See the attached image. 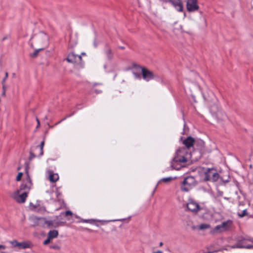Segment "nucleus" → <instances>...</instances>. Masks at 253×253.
Listing matches in <instances>:
<instances>
[{
  "label": "nucleus",
  "mask_w": 253,
  "mask_h": 253,
  "mask_svg": "<svg viewBox=\"0 0 253 253\" xmlns=\"http://www.w3.org/2000/svg\"><path fill=\"white\" fill-rule=\"evenodd\" d=\"M232 249L245 248L253 249V238L251 237H240L234 245L231 246Z\"/></svg>",
  "instance_id": "nucleus-3"
},
{
  "label": "nucleus",
  "mask_w": 253,
  "mask_h": 253,
  "mask_svg": "<svg viewBox=\"0 0 253 253\" xmlns=\"http://www.w3.org/2000/svg\"><path fill=\"white\" fill-rule=\"evenodd\" d=\"M74 114V113L71 115H67L65 117H64L63 119H62L58 123H60V122H61L62 121H64V120H65L67 118H69V117H70L71 116H72Z\"/></svg>",
  "instance_id": "nucleus-38"
},
{
  "label": "nucleus",
  "mask_w": 253,
  "mask_h": 253,
  "mask_svg": "<svg viewBox=\"0 0 253 253\" xmlns=\"http://www.w3.org/2000/svg\"><path fill=\"white\" fill-rule=\"evenodd\" d=\"M23 175V173L20 172H19L17 177H16V180L17 181H20L21 179L22 176Z\"/></svg>",
  "instance_id": "nucleus-34"
},
{
  "label": "nucleus",
  "mask_w": 253,
  "mask_h": 253,
  "mask_svg": "<svg viewBox=\"0 0 253 253\" xmlns=\"http://www.w3.org/2000/svg\"><path fill=\"white\" fill-rule=\"evenodd\" d=\"M82 55H86V54H85V53H84V52H83V53H82Z\"/></svg>",
  "instance_id": "nucleus-53"
},
{
  "label": "nucleus",
  "mask_w": 253,
  "mask_h": 253,
  "mask_svg": "<svg viewBox=\"0 0 253 253\" xmlns=\"http://www.w3.org/2000/svg\"><path fill=\"white\" fill-rule=\"evenodd\" d=\"M48 179L51 182H55L59 179V176L57 173H55L52 171H49Z\"/></svg>",
  "instance_id": "nucleus-18"
},
{
  "label": "nucleus",
  "mask_w": 253,
  "mask_h": 253,
  "mask_svg": "<svg viewBox=\"0 0 253 253\" xmlns=\"http://www.w3.org/2000/svg\"><path fill=\"white\" fill-rule=\"evenodd\" d=\"M186 8L188 11H190V0H187Z\"/></svg>",
  "instance_id": "nucleus-37"
},
{
  "label": "nucleus",
  "mask_w": 253,
  "mask_h": 253,
  "mask_svg": "<svg viewBox=\"0 0 253 253\" xmlns=\"http://www.w3.org/2000/svg\"><path fill=\"white\" fill-rule=\"evenodd\" d=\"M183 144L185 145L186 148L189 149L190 148V136H188L183 142Z\"/></svg>",
  "instance_id": "nucleus-26"
},
{
  "label": "nucleus",
  "mask_w": 253,
  "mask_h": 253,
  "mask_svg": "<svg viewBox=\"0 0 253 253\" xmlns=\"http://www.w3.org/2000/svg\"><path fill=\"white\" fill-rule=\"evenodd\" d=\"M66 60L68 63L73 64L78 69L84 67V62L82 60L81 55L76 54L74 52L70 53L66 58Z\"/></svg>",
  "instance_id": "nucleus-4"
},
{
  "label": "nucleus",
  "mask_w": 253,
  "mask_h": 253,
  "mask_svg": "<svg viewBox=\"0 0 253 253\" xmlns=\"http://www.w3.org/2000/svg\"><path fill=\"white\" fill-rule=\"evenodd\" d=\"M5 94V91L4 90L2 91V95L4 96Z\"/></svg>",
  "instance_id": "nucleus-47"
},
{
  "label": "nucleus",
  "mask_w": 253,
  "mask_h": 253,
  "mask_svg": "<svg viewBox=\"0 0 253 253\" xmlns=\"http://www.w3.org/2000/svg\"><path fill=\"white\" fill-rule=\"evenodd\" d=\"M93 44H94V46L95 47H97V45H98V43L97 42L96 40H94V42H93Z\"/></svg>",
  "instance_id": "nucleus-39"
},
{
  "label": "nucleus",
  "mask_w": 253,
  "mask_h": 253,
  "mask_svg": "<svg viewBox=\"0 0 253 253\" xmlns=\"http://www.w3.org/2000/svg\"><path fill=\"white\" fill-rule=\"evenodd\" d=\"M51 248H53V249H56V246H53V247H51Z\"/></svg>",
  "instance_id": "nucleus-50"
},
{
  "label": "nucleus",
  "mask_w": 253,
  "mask_h": 253,
  "mask_svg": "<svg viewBox=\"0 0 253 253\" xmlns=\"http://www.w3.org/2000/svg\"><path fill=\"white\" fill-rule=\"evenodd\" d=\"M192 75L195 78V81L192 82V90H191L192 94L191 96L192 97L194 102H197L196 96L193 94V92L199 94L201 92V87L199 84V82L201 80L200 76L195 72H192Z\"/></svg>",
  "instance_id": "nucleus-6"
},
{
  "label": "nucleus",
  "mask_w": 253,
  "mask_h": 253,
  "mask_svg": "<svg viewBox=\"0 0 253 253\" xmlns=\"http://www.w3.org/2000/svg\"><path fill=\"white\" fill-rule=\"evenodd\" d=\"M213 231L215 232H222L224 231H222V228L221 224L216 225L213 229Z\"/></svg>",
  "instance_id": "nucleus-27"
},
{
  "label": "nucleus",
  "mask_w": 253,
  "mask_h": 253,
  "mask_svg": "<svg viewBox=\"0 0 253 253\" xmlns=\"http://www.w3.org/2000/svg\"><path fill=\"white\" fill-rule=\"evenodd\" d=\"M94 91L95 92H96L97 93H99L101 92V91H99L98 90H96V89L94 90Z\"/></svg>",
  "instance_id": "nucleus-45"
},
{
  "label": "nucleus",
  "mask_w": 253,
  "mask_h": 253,
  "mask_svg": "<svg viewBox=\"0 0 253 253\" xmlns=\"http://www.w3.org/2000/svg\"><path fill=\"white\" fill-rule=\"evenodd\" d=\"M200 15L202 14V11H200Z\"/></svg>",
  "instance_id": "nucleus-54"
},
{
  "label": "nucleus",
  "mask_w": 253,
  "mask_h": 253,
  "mask_svg": "<svg viewBox=\"0 0 253 253\" xmlns=\"http://www.w3.org/2000/svg\"><path fill=\"white\" fill-rule=\"evenodd\" d=\"M232 224V221L230 219L222 222L221 225L222 228V231H225L229 230L231 228Z\"/></svg>",
  "instance_id": "nucleus-17"
},
{
  "label": "nucleus",
  "mask_w": 253,
  "mask_h": 253,
  "mask_svg": "<svg viewBox=\"0 0 253 253\" xmlns=\"http://www.w3.org/2000/svg\"><path fill=\"white\" fill-rule=\"evenodd\" d=\"M10 197L18 203H24L28 197V194L17 190L11 194Z\"/></svg>",
  "instance_id": "nucleus-9"
},
{
  "label": "nucleus",
  "mask_w": 253,
  "mask_h": 253,
  "mask_svg": "<svg viewBox=\"0 0 253 253\" xmlns=\"http://www.w3.org/2000/svg\"><path fill=\"white\" fill-rule=\"evenodd\" d=\"M105 47L106 48L105 50V54L109 60H111L113 58V53L111 47L109 46L108 44H105Z\"/></svg>",
  "instance_id": "nucleus-16"
},
{
  "label": "nucleus",
  "mask_w": 253,
  "mask_h": 253,
  "mask_svg": "<svg viewBox=\"0 0 253 253\" xmlns=\"http://www.w3.org/2000/svg\"><path fill=\"white\" fill-rule=\"evenodd\" d=\"M179 204L180 205L181 212H188L190 210L189 204L190 203V197L187 196L186 199L184 198V195L179 196L177 198Z\"/></svg>",
  "instance_id": "nucleus-10"
},
{
  "label": "nucleus",
  "mask_w": 253,
  "mask_h": 253,
  "mask_svg": "<svg viewBox=\"0 0 253 253\" xmlns=\"http://www.w3.org/2000/svg\"><path fill=\"white\" fill-rule=\"evenodd\" d=\"M247 214V210H244L242 211V213L241 214H239L238 215L241 217H244L245 216V215H246Z\"/></svg>",
  "instance_id": "nucleus-31"
},
{
  "label": "nucleus",
  "mask_w": 253,
  "mask_h": 253,
  "mask_svg": "<svg viewBox=\"0 0 253 253\" xmlns=\"http://www.w3.org/2000/svg\"><path fill=\"white\" fill-rule=\"evenodd\" d=\"M209 228H210V225L209 224H208L203 223V224H201L199 226V229H201V230H204V229H208Z\"/></svg>",
  "instance_id": "nucleus-28"
},
{
  "label": "nucleus",
  "mask_w": 253,
  "mask_h": 253,
  "mask_svg": "<svg viewBox=\"0 0 253 253\" xmlns=\"http://www.w3.org/2000/svg\"><path fill=\"white\" fill-rule=\"evenodd\" d=\"M181 217L183 221V225L185 227H188L189 226V215L188 214H181Z\"/></svg>",
  "instance_id": "nucleus-21"
},
{
  "label": "nucleus",
  "mask_w": 253,
  "mask_h": 253,
  "mask_svg": "<svg viewBox=\"0 0 253 253\" xmlns=\"http://www.w3.org/2000/svg\"><path fill=\"white\" fill-rule=\"evenodd\" d=\"M205 170L206 169L202 167H191V173H193V175L191 174V178L201 180L203 176H205Z\"/></svg>",
  "instance_id": "nucleus-8"
},
{
  "label": "nucleus",
  "mask_w": 253,
  "mask_h": 253,
  "mask_svg": "<svg viewBox=\"0 0 253 253\" xmlns=\"http://www.w3.org/2000/svg\"><path fill=\"white\" fill-rule=\"evenodd\" d=\"M44 144V141H42L41 142L40 146L34 147V151H38L39 152L38 156H42L43 155V148Z\"/></svg>",
  "instance_id": "nucleus-19"
},
{
  "label": "nucleus",
  "mask_w": 253,
  "mask_h": 253,
  "mask_svg": "<svg viewBox=\"0 0 253 253\" xmlns=\"http://www.w3.org/2000/svg\"><path fill=\"white\" fill-rule=\"evenodd\" d=\"M163 253L162 252L160 251H157L156 253Z\"/></svg>",
  "instance_id": "nucleus-49"
},
{
  "label": "nucleus",
  "mask_w": 253,
  "mask_h": 253,
  "mask_svg": "<svg viewBox=\"0 0 253 253\" xmlns=\"http://www.w3.org/2000/svg\"><path fill=\"white\" fill-rule=\"evenodd\" d=\"M58 235V232L57 230H50L47 234V236L51 239L56 238Z\"/></svg>",
  "instance_id": "nucleus-23"
},
{
  "label": "nucleus",
  "mask_w": 253,
  "mask_h": 253,
  "mask_svg": "<svg viewBox=\"0 0 253 253\" xmlns=\"http://www.w3.org/2000/svg\"><path fill=\"white\" fill-rule=\"evenodd\" d=\"M219 178V174L213 168L206 169L204 180L205 181H216Z\"/></svg>",
  "instance_id": "nucleus-7"
},
{
  "label": "nucleus",
  "mask_w": 253,
  "mask_h": 253,
  "mask_svg": "<svg viewBox=\"0 0 253 253\" xmlns=\"http://www.w3.org/2000/svg\"><path fill=\"white\" fill-rule=\"evenodd\" d=\"M53 221L52 220H47V221H46L45 222V223L49 227H53ZM54 227H55L54 226Z\"/></svg>",
  "instance_id": "nucleus-30"
},
{
  "label": "nucleus",
  "mask_w": 253,
  "mask_h": 253,
  "mask_svg": "<svg viewBox=\"0 0 253 253\" xmlns=\"http://www.w3.org/2000/svg\"><path fill=\"white\" fill-rule=\"evenodd\" d=\"M204 145V142L201 139H195L191 136V148L194 149L192 152L191 151V164L201 158Z\"/></svg>",
  "instance_id": "nucleus-1"
},
{
  "label": "nucleus",
  "mask_w": 253,
  "mask_h": 253,
  "mask_svg": "<svg viewBox=\"0 0 253 253\" xmlns=\"http://www.w3.org/2000/svg\"><path fill=\"white\" fill-rule=\"evenodd\" d=\"M2 91L4 90L5 91L6 90V87H5V84H2Z\"/></svg>",
  "instance_id": "nucleus-40"
},
{
  "label": "nucleus",
  "mask_w": 253,
  "mask_h": 253,
  "mask_svg": "<svg viewBox=\"0 0 253 253\" xmlns=\"http://www.w3.org/2000/svg\"><path fill=\"white\" fill-rule=\"evenodd\" d=\"M72 214L73 213H72V211H67L64 212L65 216H67L69 215H72Z\"/></svg>",
  "instance_id": "nucleus-36"
},
{
  "label": "nucleus",
  "mask_w": 253,
  "mask_h": 253,
  "mask_svg": "<svg viewBox=\"0 0 253 253\" xmlns=\"http://www.w3.org/2000/svg\"><path fill=\"white\" fill-rule=\"evenodd\" d=\"M137 67L141 68L143 79L147 82L153 80L156 77V75L147 68L141 67L139 66H137Z\"/></svg>",
  "instance_id": "nucleus-12"
},
{
  "label": "nucleus",
  "mask_w": 253,
  "mask_h": 253,
  "mask_svg": "<svg viewBox=\"0 0 253 253\" xmlns=\"http://www.w3.org/2000/svg\"><path fill=\"white\" fill-rule=\"evenodd\" d=\"M9 243L13 247L17 248L19 250L31 248L32 247V244L30 242H18L17 240H14L10 241Z\"/></svg>",
  "instance_id": "nucleus-11"
},
{
  "label": "nucleus",
  "mask_w": 253,
  "mask_h": 253,
  "mask_svg": "<svg viewBox=\"0 0 253 253\" xmlns=\"http://www.w3.org/2000/svg\"><path fill=\"white\" fill-rule=\"evenodd\" d=\"M172 179V178L171 177H167V178H163L162 179H161L160 181H159V182H161V181H163V182H166V183H168V182H169L170 181H171Z\"/></svg>",
  "instance_id": "nucleus-29"
},
{
  "label": "nucleus",
  "mask_w": 253,
  "mask_h": 253,
  "mask_svg": "<svg viewBox=\"0 0 253 253\" xmlns=\"http://www.w3.org/2000/svg\"><path fill=\"white\" fill-rule=\"evenodd\" d=\"M133 74H134V75L135 76V77L136 78H138V77H139V75L137 74V73H133Z\"/></svg>",
  "instance_id": "nucleus-43"
},
{
  "label": "nucleus",
  "mask_w": 253,
  "mask_h": 253,
  "mask_svg": "<svg viewBox=\"0 0 253 253\" xmlns=\"http://www.w3.org/2000/svg\"><path fill=\"white\" fill-rule=\"evenodd\" d=\"M36 121H37V124H38V125H37V127L39 126H40V121L39 120V119L38 118H36Z\"/></svg>",
  "instance_id": "nucleus-42"
},
{
  "label": "nucleus",
  "mask_w": 253,
  "mask_h": 253,
  "mask_svg": "<svg viewBox=\"0 0 253 253\" xmlns=\"http://www.w3.org/2000/svg\"><path fill=\"white\" fill-rule=\"evenodd\" d=\"M8 73L7 72H5V77L2 79V82H1V84H5V81L7 79V78H8Z\"/></svg>",
  "instance_id": "nucleus-33"
},
{
  "label": "nucleus",
  "mask_w": 253,
  "mask_h": 253,
  "mask_svg": "<svg viewBox=\"0 0 253 253\" xmlns=\"http://www.w3.org/2000/svg\"><path fill=\"white\" fill-rule=\"evenodd\" d=\"M169 0L178 11L180 12L183 10V5L180 0Z\"/></svg>",
  "instance_id": "nucleus-15"
},
{
  "label": "nucleus",
  "mask_w": 253,
  "mask_h": 253,
  "mask_svg": "<svg viewBox=\"0 0 253 253\" xmlns=\"http://www.w3.org/2000/svg\"><path fill=\"white\" fill-rule=\"evenodd\" d=\"M163 245V243L161 242L160 243V246H162Z\"/></svg>",
  "instance_id": "nucleus-55"
},
{
  "label": "nucleus",
  "mask_w": 253,
  "mask_h": 253,
  "mask_svg": "<svg viewBox=\"0 0 253 253\" xmlns=\"http://www.w3.org/2000/svg\"><path fill=\"white\" fill-rule=\"evenodd\" d=\"M189 177V176H187L184 177L183 180L180 183V190L182 192H189L190 190V183H189L188 180Z\"/></svg>",
  "instance_id": "nucleus-14"
},
{
  "label": "nucleus",
  "mask_w": 253,
  "mask_h": 253,
  "mask_svg": "<svg viewBox=\"0 0 253 253\" xmlns=\"http://www.w3.org/2000/svg\"><path fill=\"white\" fill-rule=\"evenodd\" d=\"M6 39H7V37H4V38L2 39V41H3L5 40Z\"/></svg>",
  "instance_id": "nucleus-48"
},
{
  "label": "nucleus",
  "mask_w": 253,
  "mask_h": 253,
  "mask_svg": "<svg viewBox=\"0 0 253 253\" xmlns=\"http://www.w3.org/2000/svg\"><path fill=\"white\" fill-rule=\"evenodd\" d=\"M185 152V148L183 147L177 150L175 157L173 158L171 162V167L172 169L179 170L183 166L179 163L187 162V159L182 154Z\"/></svg>",
  "instance_id": "nucleus-2"
},
{
  "label": "nucleus",
  "mask_w": 253,
  "mask_h": 253,
  "mask_svg": "<svg viewBox=\"0 0 253 253\" xmlns=\"http://www.w3.org/2000/svg\"><path fill=\"white\" fill-rule=\"evenodd\" d=\"M199 6L197 0H191V12L198 11Z\"/></svg>",
  "instance_id": "nucleus-20"
},
{
  "label": "nucleus",
  "mask_w": 253,
  "mask_h": 253,
  "mask_svg": "<svg viewBox=\"0 0 253 253\" xmlns=\"http://www.w3.org/2000/svg\"><path fill=\"white\" fill-rule=\"evenodd\" d=\"M50 240H51V239L49 238L48 237V236H47V238L43 242V244L44 245H47L48 243H50Z\"/></svg>",
  "instance_id": "nucleus-35"
},
{
  "label": "nucleus",
  "mask_w": 253,
  "mask_h": 253,
  "mask_svg": "<svg viewBox=\"0 0 253 253\" xmlns=\"http://www.w3.org/2000/svg\"><path fill=\"white\" fill-rule=\"evenodd\" d=\"M56 196H57V197H58V196H59V195H60V193L58 191H57L56 192Z\"/></svg>",
  "instance_id": "nucleus-44"
},
{
  "label": "nucleus",
  "mask_w": 253,
  "mask_h": 253,
  "mask_svg": "<svg viewBox=\"0 0 253 253\" xmlns=\"http://www.w3.org/2000/svg\"><path fill=\"white\" fill-rule=\"evenodd\" d=\"M119 48L121 49H124L125 48L124 46H119Z\"/></svg>",
  "instance_id": "nucleus-46"
},
{
  "label": "nucleus",
  "mask_w": 253,
  "mask_h": 253,
  "mask_svg": "<svg viewBox=\"0 0 253 253\" xmlns=\"http://www.w3.org/2000/svg\"><path fill=\"white\" fill-rule=\"evenodd\" d=\"M42 50H43V48H42L35 50L33 53L30 54V57L32 58H36L38 56L39 52Z\"/></svg>",
  "instance_id": "nucleus-25"
},
{
  "label": "nucleus",
  "mask_w": 253,
  "mask_h": 253,
  "mask_svg": "<svg viewBox=\"0 0 253 253\" xmlns=\"http://www.w3.org/2000/svg\"><path fill=\"white\" fill-rule=\"evenodd\" d=\"M20 169H21V167H18V168H17V170H19Z\"/></svg>",
  "instance_id": "nucleus-51"
},
{
  "label": "nucleus",
  "mask_w": 253,
  "mask_h": 253,
  "mask_svg": "<svg viewBox=\"0 0 253 253\" xmlns=\"http://www.w3.org/2000/svg\"><path fill=\"white\" fill-rule=\"evenodd\" d=\"M95 220L94 219H84L83 220L84 222L93 223Z\"/></svg>",
  "instance_id": "nucleus-32"
},
{
  "label": "nucleus",
  "mask_w": 253,
  "mask_h": 253,
  "mask_svg": "<svg viewBox=\"0 0 253 253\" xmlns=\"http://www.w3.org/2000/svg\"><path fill=\"white\" fill-rule=\"evenodd\" d=\"M217 118L219 120L225 121L227 118V117L224 112H218L217 114Z\"/></svg>",
  "instance_id": "nucleus-24"
},
{
  "label": "nucleus",
  "mask_w": 253,
  "mask_h": 253,
  "mask_svg": "<svg viewBox=\"0 0 253 253\" xmlns=\"http://www.w3.org/2000/svg\"><path fill=\"white\" fill-rule=\"evenodd\" d=\"M25 164L26 165L25 170L27 174V178L26 180L21 184L19 189L17 190H19V191L23 192H26V194H28L30 190L32 183L28 173V164L27 163H25Z\"/></svg>",
  "instance_id": "nucleus-5"
},
{
  "label": "nucleus",
  "mask_w": 253,
  "mask_h": 253,
  "mask_svg": "<svg viewBox=\"0 0 253 253\" xmlns=\"http://www.w3.org/2000/svg\"><path fill=\"white\" fill-rule=\"evenodd\" d=\"M204 207L200 205L196 201L191 199V212L197 215L200 211L204 210Z\"/></svg>",
  "instance_id": "nucleus-13"
},
{
  "label": "nucleus",
  "mask_w": 253,
  "mask_h": 253,
  "mask_svg": "<svg viewBox=\"0 0 253 253\" xmlns=\"http://www.w3.org/2000/svg\"><path fill=\"white\" fill-rule=\"evenodd\" d=\"M5 249V247L3 245H0V249L4 250Z\"/></svg>",
  "instance_id": "nucleus-41"
},
{
  "label": "nucleus",
  "mask_w": 253,
  "mask_h": 253,
  "mask_svg": "<svg viewBox=\"0 0 253 253\" xmlns=\"http://www.w3.org/2000/svg\"><path fill=\"white\" fill-rule=\"evenodd\" d=\"M39 154V153H38V151H34V147H33L30 151V157H29V160L31 161L36 157H39L38 155Z\"/></svg>",
  "instance_id": "nucleus-22"
},
{
  "label": "nucleus",
  "mask_w": 253,
  "mask_h": 253,
  "mask_svg": "<svg viewBox=\"0 0 253 253\" xmlns=\"http://www.w3.org/2000/svg\"><path fill=\"white\" fill-rule=\"evenodd\" d=\"M203 97H204V99L206 100V98L205 97V96L204 95H203ZM207 101H209V100L208 99H207Z\"/></svg>",
  "instance_id": "nucleus-52"
}]
</instances>
